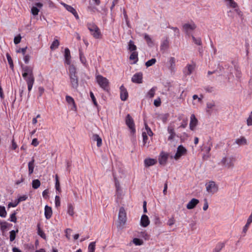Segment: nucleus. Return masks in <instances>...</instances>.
Instances as JSON below:
<instances>
[{
  "label": "nucleus",
  "instance_id": "1",
  "mask_svg": "<svg viewBox=\"0 0 252 252\" xmlns=\"http://www.w3.org/2000/svg\"><path fill=\"white\" fill-rule=\"evenodd\" d=\"M96 81L99 86L103 89L104 90H105L108 92L109 90V81L108 80L103 77L100 75H97L95 77Z\"/></svg>",
  "mask_w": 252,
  "mask_h": 252
},
{
  "label": "nucleus",
  "instance_id": "2",
  "mask_svg": "<svg viewBox=\"0 0 252 252\" xmlns=\"http://www.w3.org/2000/svg\"><path fill=\"white\" fill-rule=\"evenodd\" d=\"M88 29L91 33V34L95 38L98 39L101 37V34L99 28L93 23H88Z\"/></svg>",
  "mask_w": 252,
  "mask_h": 252
},
{
  "label": "nucleus",
  "instance_id": "3",
  "mask_svg": "<svg viewBox=\"0 0 252 252\" xmlns=\"http://www.w3.org/2000/svg\"><path fill=\"white\" fill-rule=\"evenodd\" d=\"M235 161V158L233 157H224L223 158L220 163L225 167L229 168L234 166Z\"/></svg>",
  "mask_w": 252,
  "mask_h": 252
},
{
  "label": "nucleus",
  "instance_id": "4",
  "mask_svg": "<svg viewBox=\"0 0 252 252\" xmlns=\"http://www.w3.org/2000/svg\"><path fill=\"white\" fill-rule=\"evenodd\" d=\"M187 154V150L183 145H179L177 149L175 155L173 158L176 160H179L182 156L186 155Z\"/></svg>",
  "mask_w": 252,
  "mask_h": 252
},
{
  "label": "nucleus",
  "instance_id": "5",
  "mask_svg": "<svg viewBox=\"0 0 252 252\" xmlns=\"http://www.w3.org/2000/svg\"><path fill=\"white\" fill-rule=\"evenodd\" d=\"M206 190L208 192L214 194L218 190V186L214 181H210L206 184Z\"/></svg>",
  "mask_w": 252,
  "mask_h": 252
},
{
  "label": "nucleus",
  "instance_id": "6",
  "mask_svg": "<svg viewBox=\"0 0 252 252\" xmlns=\"http://www.w3.org/2000/svg\"><path fill=\"white\" fill-rule=\"evenodd\" d=\"M23 77L34 75L33 67L30 65H21Z\"/></svg>",
  "mask_w": 252,
  "mask_h": 252
},
{
  "label": "nucleus",
  "instance_id": "7",
  "mask_svg": "<svg viewBox=\"0 0 252 252\" xmlns=\"http://www.w3.org/2000/svg\"><path fill=\"white\" fill-rule=\"evenodd\" d=\"M126 123L127 126L131 130V132L134 133L135 132V125L133 119L128 114L126 119Z\"/></svg>",
  "mask_w": 252,
  "mask_h": 252
},
{
  "label": "nucleus",
  "instance_id": "8",
  "mask_svg": "<svg viewBox=\"0 0 252 252\" xmlns=\"http://www.w3.org/2000/svg\"><path fill=\"white\" fill-rule=\"evenodd\" d=\"M61 4L69 12L71 13L76 19H79V15L76 10L71 6L69 5L64 2H62Z\"/></svg>",
  "mask_w": 252,
  "mask_h": 252
},
{
  "label": "nucleus",
  "instance_id": "9",
  "mask_svg": "<svg viewBox=\"0 0 252 252\" xmlns=\"http://www.w3.org/2000/svg\"><path fill=\"white\" fill-rule=\"evenodd\" d=\"M65 99L67 103L70 105V109L72 111H76L77 107L74 99L69 95H66Z\"/></svg>",
  "mask_w": 252,
  "mask_h": 252
},
{
  "label": "nucleus",
  "instance_id": "10",
  "mask_svg": "<svg viewBox=\"0 0 252 252\" xmlns=\"http://www.w3.org/2000/svg\"><path fill=\"white\" fill-rule=\"evenodd\" d=\"M169 155L164 152H161L158 158V161L160 164L165 165L167 161Z\"/></svg>",
  "mask_w": 252,
  "mask_h": 252
},
{
  "label": "nucleus",
  "instance_id": "11",
  "mask_svg": "<svg viewBox=\"0 0 252 252\" xmlns=\"http://www.w3.org/2000/svg\"><path fill=\"white\" fill-rule=\"evenodd\" d=\"M184 31L188 33L189 31H193L196 28L195 24L192 22L191 24L186 23L183 26Z\"/></svg>",
  "mask_w": 252,
  "mask_h": 252
},
{
  "label": "nucleus",
  "instance_id": "12",
  "mask_svg": "<svg viewBox=\"0 0 252 252\" xmlns=\"http://www.w3.org/2000/svg\"><path fill=\"white\" fill-rule=\"evenodd\" d=\"M143 74L141 72L136 73L133 75L131 81L133 83L140 84L142 82Z\"/></svg>",
  "mask_w": 252,
  "mask_h": 252
},
{
  "label": "nucleus",
  "instance_id": "13",
  "mask_svg": "<svg viewBox=\"0 0 252 252\" xmlns=\"http://www.w3.org/2000/svg\"><path fill=\"white\" fill-rule=\"evenodd\" d=\"M70 82L72 87L76 90L78 87V78L76 75L70 76Z\"/></svg>",
  "mask_w": 252,
  "mask_h": 252
},
{
  "label": "nucleus",
  "instance_id": "14",
  "mask_svg": "<svg viewBox=\"0 0 252 252\" xmlns=\"http://www.w3.org/2000/svg\"><path fill=\"white\" fill-rule=\"evenodd\" d=\"M198 124V120L195 117L194 114H192L190 116V120L189 123V128L191 130H194L196 126Z\"/></svg>",
  "mask_w": 252,
  "mask_h": 252
},
{
  "label": "nucleus",
  "instance_id": "15",
  "mask_svg": "<svg viewBox=\"0 0 252 252\" xmlns=\"http://www.w3.org/2000/svg\"><path fill=\"white\" fill-rule=\"evenodd\" d=\"M35 6H33L31 9V12L34 16L37 15L39 11V8H41L43 6V4L40 2L35 3Z\"/></svg>",
  "mask_w": 252,
  "mask_h": 252
},
{
  "label": "nucleus",
  "instance_id": "16",
  "mask_svg": "<svg viewBox=\"0 0 252 252\" xmlns=\"http://www.w3.org/2000/svg\"><path fill=\"white\" fill-rule=\"evenodd\" d=\"M120 97L122 100L125 101L128 97V93L126 89L123 86H121L120 88Z\"/></svg>",
  "mask_w": 252,
  "mask_h": 252
},
{
  "label": "nucleus",
  "instance_id": "17",
  "mask_svg": "<svg viewBox=\"0 0 252 252\" xmlns=\"http://www.w3.org/2000/svg\"><path fill=\"white\" fill-rule=\"evenodd\" d=\"M157 163L156 159L147 158L144 160V165L146 167H148L153 165H155Z\"/></svg>",
  "mask_w": 252,
  "mask_h": 252
},
{
  "label": "nucleus",
  "instance_id": "18",
  "mask_svg": "<svg viewBox=\"0 0 252 252\" xmlns=\"http://www.w3.org/2000/svg\"><path fill=\"white\" fill-rule=\"evenodd\" d=\"M212 146L213 143L211 138L210 137L209 139L208 140L206 143V145L204 146L202 150L205 152L207 154H209L211 151Z\"/></svg>",
  "mask_w": 252,
  "mask_h": 252
},
{
  "label": "nucleus",
  "instance_id": "19",
  "mask_svg": "<svg viewBox=\"0 0 252 252\" xmlns=\"http://www.w3.org/2000/svg\"><path fill=\"white\" fill-rule=\"evenodd\" d=\"M118 217L119 220H126V213L123 207L120 208Z\"/></svg>",
  "mask_w": 252,
  "mask_h": 252
},
{
  "label": "nucleus",
  "instance_id": "20",
  "mask_svg": "<svg viewBox=\"0 0 252 252\" xmlns=\"http://www.w3.org/2000/svg\"><path fill=\"white\" fill-rule=\"evenodd\" d=\"M65 63L67 64H70L71 63V56L70 51L66 48L64 50Z\"/></svg>",
  "mask_w": 252,
  "mask_h": 252
},
{
  "label": "nucleus",
  "instance_id": "21",
  "mask_svg": "<svg viewBox=\"0 0 252 252\" xmlns=\"http://www.w3.org/2000/svg\"><path fill=\"white\" fill-rule=\"evenodd\" d=\"M199 203V200L195 198H192L187 205V208L188 209L194 208Z\"/></svg>",
  "mask_w": 252,
  "mask_h": 252
},
{
  "label": "nucleus",
  "instance_id": "22",
  "mask_svg": "<svg viewBox=\"0 0 252 252\" xmlns=\"http://www.w3.org/2000/svg\"><path fill=\"white\" fill-rule=\"evenodd\" d=\"M167 131L169 134V136L168 137V140L169 141L173 140L176 136V133L175 132L174 128L172 126H168Z\"/></svg>",
  "mask_w": 252,
  "mask_h": 252
},
{
  "label": "nucleus",
  "instance_id": "23",
  "mask_svg": "<svg viewBox=\"0 0 252 252\" xmlns=\"http://www.w3.org/2000/svg\"><path fill=\"white\" fill-rule=\"evenodd\" d=\"M1 230L3 232L7 231L11 227V224L8 223L7 221H1L0 223Z\"/></svg>",
  "mask_w": 252,
  "mask_h": 252
},
{
  "label": "nucleus",
  "instance_id": "24",
  "mask_svg": "<svg viewBox=\"0 0 252 252\" xmlns=\"http://www.w3.org/2000/svg\"><path fill=\"white\" fill-rule=\"evenodd\" d=\"M92 139L94 142H96V145L98 147H99L101 146L102 139L98 135L96 134H93Z\"/></svg>",
  "mask_w": 252,
  "mask_h": 252
},
{
  "label": "nucleus",
  "instance_id": "25",
  "mask_svg": "<svg viewBox=\"0 0 252 252\" xmlns=\"http://www.w3.org/2000/svg\"><path fill=\"white\" fill-rule=\"evenodd\" d=\"M138 52L136 51L131 52V53L129 57L130 60H133V62L132 63H136L138 61Z\"/></svg>",
  "mask_w": 252,
  "mask_h": 252
},
{
  "label": "nucleus",
  "instance_id": "26",
  "mask_svg": "<svg viewBox=\"0 0 252 252\" xmlns=\"http://www.w3.org/2000/svg\"><path fill=\"white\" fill-rule=\"evenodd\" d=\"M52 214V211L51 207L46 206L45 207V216L47 219H49Z\"/></svg>",
  "mask_w": 252,
  "mask_h": 252
},
{
  "label": "nucleus",
  "instance_id": "27",
  "mask_svg": "<svg viewBox=\"0 0 252 252\" xmlns=\"http://www.w3.org/2000/svg\"><path fill=\"white\" fill-rule=\"evenodd\" d=\"M26 81L27 84H33L35 81L34 75L27 76L26 77H23Z\"/></svg>",
  "mask_w": 252,
  "mask_h": 252
},
{
  "label": "nucleus",
  "instance_id": "28",
  "mask_svg": "<svg viewBox=\"0 0 252 252\" xmlns=\"http://www.w3.org/2000/svg\"><path fill=\"white\" fill-rule=\"evenodd\" d=\"M235 143L239 146L246 145L247 139L244 137L242 136L239 138L236 139Z\"/></svg>",
  "mask_w": 252,
  "mask_h": 252
},
{
  "label": "nucleus",
  "instance_id": "29",
  "mask_svg": "<svg viewBox=\"0 0 252 252\" xmlns=\"http://www.w3.org/2000/svg\"><path fill=\"white\" fill-rule=\"evenodd\" d=\"M225 246V243H223V242H219L218 243L214 251H213V252H220V251L222 249V248H223Z\"/></svg>",
  "mask_w": 252,
  "mask_h": 252
},
{
  "label": "nucleus",
  "instance_id": "30",
  "mask_svg": "<svg viewBox=\"0 0 252 252\" xmlns=\"http://www.w3.org/2000/svg\"><path fill=\"white\" fill-rule=\"evenodd\" d=\"M137 49L136 46L134 44L132 40H130L128 43V50L130 52H135Z\"/></svg>",
  "mask_w": 252,
  "mask_h": 252
},
{
  "label": "nucleus",
  "instance_id": "31",
  "mask_svg": "<svg viewBox=\"0 0 252 252\" xmlns=\"http://www.w3.org/2000/svg\"><path fill=\"white\" fill-rule=\"evenodd\" d=\"M169 47V41L167 39L162 41L161 43L160 48L161 50H165Z\"/></svg>",
  "mask_w": 252,
  "mask_h": 252
},
{
  "label": "nucleus",
  "instance_id": "32",
  "mask_svg": "<svg viewBox=\"0 0 252 252\" xmlns=\"http://www.w3.org/2000/svg\"><path fill=\"white\" fill-rule=\"evenodd\" d=\"M34 159L32 158V160L28 163L29 173L30 175L32 174L33 172L34 167Z\"/></svg>",
  "mask_w": 252,
  "mask_h": 252
},
{
  "label": "nucleus",
  "instance_id": "33",
  "mask_svg": "<svg viewBox=\"0 0 252 252\" xmlns=\"http://www.w3.org/2000/svg\"><path fill=\"white\" fill-rule=\"evenodd\" d=\"M144 39L149 46L152 47L154 45V42L150 36L147 33L144 34Z\"/></svg>",
  "mask_w": 252,
  "mask_h": 252
},
{
  "label": "nucleus",
  "instance_id": "34",
  "mask_svg": "<svg viewBox=\"0 0 252 252\" xmlns=\"http://www.w3.org/2000/svg\"><path fill=\"white\" fill-rule=\"evenodd\" d=\"M79 57H80V60L81 63L85 66H87L88 64L87 63L86 58H85L84 54L81 50L79 51Z\"/></svg>",
  "mask_w": 252,
  "mask_h": 252
},
{
  "label": "nucleus",
  "instance_id": "35",
  "mask_svg": "<svg viewBox=\"0 0 252 252\" xmlns=\"http://www.w3.org/2000/svg\"><path fill=\"white\" fill-rule=\"evenodd\" d=\"M69 65V67L68 68V70H69V76L76 75V69L75 67L74 66V65H73L72 64H70Z\"/></svg>",
  "mask_w": 252,
  "mask_h": 252
},
{
  "label": "nucleus",
  "instance_id": "36",
  "mask_svg": "<svg viewBox=\"0 0 252 252\" xmlns=\"http://www.w3.org/2000/svg\"><path fill=\"white\" fill-rule=\"evenodd\" d=\"M18 232V230H13L10 231L9 239L10 242L13 241L16 237L17 233Z\"/></svg>",
  "mask_w": 252,
  "mask_h": 252
},
{
  "label": "nucleus",
  "instance_id": "37",
  "mask_svg": "<svg viewBox=\"0 0 252 252\" xmlns=\"http://www.w3.org/2000/svg\"><path fill=\"white\" fill-rule=\"evenodd\" d=\"M252 221H247V223L245 224V225L244 226L241 236L244 237L246 235V233L250 226L251 223Z\"/></svg>",
  "mask_w": 252,
  "mask_h": 252
},
{
  "label": "nucleus",
  "instance_id": "38",
  "mask_svg": "<svg viewBox=\"0 0 252 252\" xmlns=\"http://www.w3.org/2000/svg\"><path fill=\"white\" fill-rule=\"evenodd\" d=\"M59 45H60L59 41L58 39H54V40L52 42V44L51 45L50 49L52 50H55L56 49L58 48Z\"/></svg>",
  "mask_w": 252,
  "mask_h": 252
},
{
  "label": "nucleus",
  "instance_id": "39",
  "mask_svg": "<svg viewBox=\"0 0 252 252\" xmlns=\"http://www.w3.org/2000/svg\"><path fill=\"white\" fill-rule=\"evenodd\" d=\"M40 186V182L38 179L33 180L32 182V187L34 189H37Z\"/></svg>",
  "mask_w": 252,
  "mask_h": 252
},
{
  "label": "nucleus",
  "instance_id": "40",
  "mask_svg": "<svg viewBox=\"0 0 252 252\" xmlns=\"http://www.w3.org/2000/svg\"><path fill=\"white\" fill-rule=\"evenodd\" d=\"M187 71L186 72L187 75H190L194 69V65L191 64H188L187 66Z\"/></svg>",
  "mask_w": 252,
  "mask_h": 252
},
{
  "label": "nucleus",
  "instance_id": "41",
  "mask_svg": "<svg viewBox=\"0 0 252 252\" xmlns=\"http://www.w3.org/2000/svg\"><path fill=\"white\" fill-rule=\"evenodd\" d=\"M6 56V58H7L8 63L10 65V68H11L12 70H13L14 64H13V61H12V59L11 56H10V55L8 53H7Z\"/></svg>",
  "mask_w": 252,
  "mask_h": 252
},
{
  "label": "nucleus",
  "instance_id": "42",
  "mask_svg": "<svg viewBox=\"0 0 252 252\" xmlns=\"http://www.w3.org/2000/svg\"><path fill=\"white\" fill-rule=\"evenodd\" d=\"M157 90V87H153L147 93V95L150 98H152L154 96L155 92Z\"/></svg>",
  "mask_w": 252,
  "mask_h": 252
},
{
  "label": "nucleus",
  "instance_id": "43",
  "mask_svg": "<svg viewBox=\"0 0 252 252\" xmlns=\"http://www.w3.org/2000/svg\"><path fill=\"white\" fill-rule=\"evenodd\" d=\"M95 249V243L91 242L88 246V252H94Z\"/></svg>",
  "mask_w": 252,
  "mask_h": 252
},
{
  "label": "nucleus",
  "instance_id": "44",
  "mask_svg": "<svg viewBox=\"0 0 252 252\" xmlns=\"http://www.w3.org/2000/svg\"><path fill=\"white\" fill-rule=\"evenodd\" d=\"M67 213L70 216L74 214V207L71 204L68 205Z\"/></svg>",
  "mask_w": 252,
  "mask_h": 252
},
{
  "label": "nucleus",
  "instance_id": "45",
  "mask_svg": "<svg viewBox=\"0 0 252 252\" xmlns=\"http://www.w3.org/2000/svg\"><path fill=\"white\" fill-rule=\"evenodd\" d=\"M156 63V59L155 58H153L149 61H148L146 63L145 65L147 67H149L153 64H154Z\"/></svg>",
  "mask_w": 252,
  "mask_h": 252
},
{
  "label": "nucleus",
  "instance_id": "46",
  "mask_svg": "<svg viewBox=\"0 0 252 252\" xmlns=\"http://www.w3.org/2000/svg\"><path fill=\"white\" fill-rule=\"evenodd\" d=\"M133 243L136 246H140L143 244V241L141 239L135 238L133 239Z\"/></svg>",
  "mask_w": 252,
  "mask_h": 252
},
{
  "label": "nucleus",
  "instance_id": "47",
  "mask_svg": "<svg viewBox=\"0 0 252 252\" xmlns=\"http://www.w3.org/2000/svg\"><path fill=\"white\" fill-rule=\"evenodd\" d=\"M145 129L146 130L147 135L148 134L150 136H152L153 135V132H152L151 129L148 126V125L146 123H145Z\"/></svg>",
  "mask_w": 252,
  "mask_h": 252
},
{
  "label": "nucleus",
  "instance_id": "48",
  "mask_svg": "<svg viewBox=\"0 0 252 252\" xmlns=\"http://www.w3.org/2000/svg\"><path fill=\"white\" fill-rule=\"evenodd\" d=\"M229 2V5L232 8H236L238 7L237 3L234 0H225Z\"/></svg>",
  "mask_w": 252,
  "mask_h": 252
},
{
  "label": "nucleus",
  "instance_id": "49",
  "mask_svg": "<svg viewBox=\"0 0 252 252\" xmlns=\"http://www.w3.org/2000/svg\"><path fill=\"white\" fill-rule=\"evenodd\" d=\"M38 226V234L42 238L45 239H46V235L43 232V231L40 229L39 227V224L37 225Z\"/></svg>",
  "mask_w": 252,
  "mask_h": 252
},
{
  "label": "nucleus",
  "instance_id": "50",
  "mask_svg": "<svg viewBox=\"0 0 252 252\" xmlns=\"http://www.w3.org/2000/svg\"><path fill=\"white\" fill-rule=\"evenodd\" d=\"M142 137L143 146H145L147 143V140H148V138L146 132H142Z\"/></svg>",
  "mask_w": 252,
  "mask_h": 252
},
{
  "label": "nucleus",
  "instance_id": "51",
  "mask_svg": "<svg viewBox=\"0 0 252 252\" xmlns=\"http://www.w3.org/2000/svg\"><path fill=\"white\" fill-rule=\"evenodd\" d=\"M6 212L4 207L0 206V216L5 217Z\"/></svg>",
  "mask_w": 252,
  "mask_h": 252
},
{
  "label": "nucleus",
  "instance_id": "52",
  "mask_svg": "<svg viewBox=\"0 0 252 252\" xmlns=\"http://www.w3.org/2000/svg\"><path fill=\"white\" fill-rule=\"evenodd\" d=\"M247 125L248 126H252V111L250 113L249 117L247 120Z\"/></svg>",
  "mask_w": 252,
  "mask_h": 252
},
{
  "label": "nucleus",
  "instance_id": "53",
  "mask_svg": "<svg viewBox=\"0 0 252 252\" xmlns=\"http://www.w3.org/2000/svg\"><path fill=\"white\" fill-rule=\"evenodd\" d=\"M193 42L195 44L198 45H201L202 44L201 39L200 38H196L194 36H192Z\"/></svg>",
  "mask_w": 252,
  "mask_h": 252
},
{
  "label": "nucleus",
  "instance_id": "54",
  "mask_svg": "<svg viewBox=\"0 0 252 252\" xmlns=\"http://www.w3.org/2000/svg\"><path fill=\"white\" fill-rule=\"evenodd\" d=\"M55 206L56 207L58 208L59 206H60V205H61L60 197L59 196L56 195L55 196Z\"/></svg>",
  "mask_w": 252,
  "mask_h": 252
},
{
  "label": "nucleus",
  "instance_id": "55",
  "mask_svg": "<svg viewBox=\"0 0 252 252\" xmlns=\"http://www.w3.org/2000/svg\"><path fill=\"white\" fill-rule=\"evenodd\" d=\"M71 232H72V230L68 228L65 230V236L68 240H69L70 238V235H71Z\"/></svg>",
  "mask_w": 252,
  "mask_h": 252
},
{
  "label": "nucleus",
  "instance_id": "56",
  "mask_svg": "<svg viewBox=\"0 0 252 252\" xmlns=\"http://www.w3.org/2000/svg\"><path fill=\"white\" fill-rule=\"evenodd\" d=\"M21 40V36L20 35H19L15 37V38L14 39V42L15 44H17L20 42Z\"/></svg>",
  "mask_w": 252,
  "mask_h": 252
},
{
  "label": "nucleus",
  "instance_id": "57",
  "mask_svg": "<svg viewBox=\"0 0 252 252\" xmlns=\"http://www.w3.org/2000/svg\"><path fill=\"white\" fill-rule=\"evenodd\" d=\"M154 105L156 106V107H158L160 105H161V100H160V99L159 97H158V98L155 99L154 100Z\"/></svg>",
  "mask_w": 252,
  "mask_h": 252
},
{
  "label": "nucleus",
  "instance_id": "58",
  "mask_svg": "<svg viewBox=\"0 0 252 252\" xmlns=\"http://www.w3.org/2000/svg\"><path fill=\"white\" fill-rule=\"evenodd\" d=\"M205 90L208 93H212L214 91V89L213 87L207 86L204 88Z\"/></svg>",
  "mask_w": 252,
  "mask_h": 252
},
{
  "label": "nucleus",
  "instance_id": "59",
  "mask_svg": "<svg viewBox=\"0 0 252 252\" xmlns=\"http://www.w3.org/2000/svg\"><path fill=\"white\" fill-rule=\"evenodd\" d=\"M187 125H188V120H187V119H186V120H184L183 121L182 124L180 126V127L184 128L187 126Z\"/></svg>",
  "mask_w": 252,
  "mask_h": 252
},
{
  "label": "nucleus",
  "instance_id": "60",
  "mask_svg": "<svg viewBox=\"0 0 252 252\" xmlns=\"http://www.w3.org/2000/svg\"><path fill=\"white\" fill-rule=\"evenodd\" d=\"M204 201V205L203 207V209L204 211H206L208 208V203L207 199H205Z\"/></svg>",
  "mask_w": 252,
  "mask_h": 252
},
{
  "label": "nucleus",
  "instance_id": "61",
  "mask_svg": "<svg viewBox=\"0 0 252 252\" xmlns=\"http://www.w3.org/2000/svg\"><path fill=\"white\" fill-rule=\"evenodd\" d=\"M27 48V47H26L25 48H19L18 50H17V52L22 53L23 55H25Z\"/></svg>",
  "mask_w": 252,
  "mask_h": 252
},
{
  "label": "nucleus",
  "instance_id": "62",
  "mask_svg": "<svg viewBox=\"0 0 252 252\" xmlns=\"http://www.w3.org/2000/svg\"><path fill=\"white\" fill-rule=\"evenodd\" d=\"M168 28L173 30L178 35H179L180 32H179V30L178 28L170 27V26H169Z\"/></svg>",
  "mask_w": 252,
  "mask_h": 252
},
{
  "label": "nucleus",
  "instance_id": "63",
  "mask_svg": "<svg viewBox=\"0 0 252 252\" xmlns=\"http://www.w3.org/2000/svg\"><path fill=\"white\" fill-rule=\"evenodd\" d=\"M30 60V56L29 55H27L24 57V61L27 64L29 63Z\"/></svg>",
  "mask_w": 252,
  "mask_h": 252
},
{
  "label": "nucleus",
  "instance_id": "64",
  "mask_svg": "<svg viewBox=\"0 0 252 252\" xmlns=\"http://www.w3.org/2000/svg\"><path fill=\"white\" fill-rule=\"evenodd\" d=\"M18 202H17V201H15V202H10L8 204V206L9 208L11 207H16L18 204Z\"/></svg>",
  "mask_w": 252,
  "mask_h": 252
}]
</instances>
